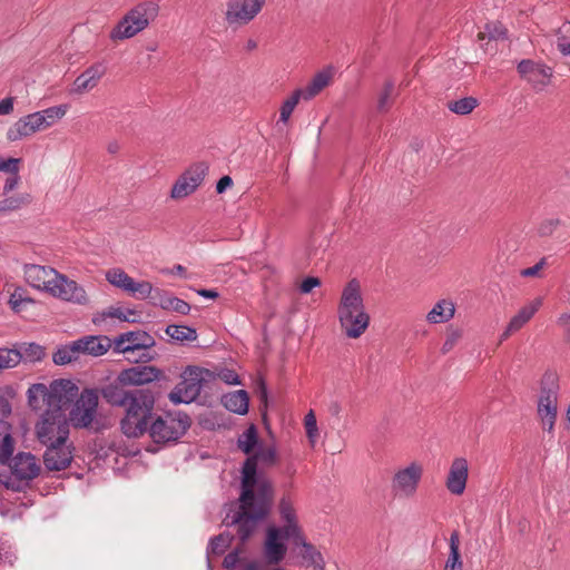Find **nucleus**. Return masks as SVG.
Instances as JSON below:
<instances>
[{
    "instance_id": "412c9836",
    "label": "nucleus",
    "mask_w": 570,
    "mask_h": 570,
    "mask_svg": "<svg viewBox=\"0 0 570 570\" xmlns=\"http://www.w3.org/2000/svg\"><path fill=\"white\" fill-rule=\"evenodd\" d=\"M26 282L33 288L49 292L58 272L49 266L27 264L23 267Z\"/></svg>"
},
{
    "instance_id": "72a5a7b5",
    "label": "nucleus",
    "mask_w": 570,
    "mask_h": 570,
    "mask_svg": "<svg viewBox=\"0 0 570 570\" xmlns=\"http://www.w3.org/2000/svg\"><path fill=\"white\" fill-rule=\"evenodd\" d=\"M249 397L246 391L239 390L224 395V406L234 413L246 414L248 412Z\"/></svg>"
},
{
    "instance_id": "4c0bfd02",
    "label": "nucleus",
    "mask_w": 570,
    "mask_h": 570,
    "mask_svg": "<svg viewBox=\"0 0 570 570\" xmlns=\"http://www.w3.org/2000/svg\"><path fill=\"white\" fill-rule=\"evenodd\" d=\"M67 105H59L36 112L38 114V117L41 120L42 126L47 129L49 127H52L60 119H62L67 114Z\"/></svg>"
},
{
    "instance_id": "8fccbe9b",
    "label": "nucleus",
    "mask_w": 570,
    "mask_h": 570,
    "mask_svg": "<svg viewBox=\"0 0 570 570\" xmlns=\"http://www.w3.org/2000/svg\"><path fill=\"white\" fill-rule=\"evenodd\" d=\"M0 444V464L8 465L13 458L14 450V441L10 435L9 430L6 431V434L1 438Z\"/></svg>"
},
{
    "instance_id": "f8f14e48",
    "label": "nucleus",
    "mask_w": 570,
    "mask_h": 570,
    "mask_svg": "<svg viewBox=\"0 0 570 570\" xmlns=\"http://www.w3.org/2000/svg\"><path fill=\"white\" fill-rule=\"evenodd\" d=\"M208 171L206 163H196L186 169L175 181L170 190L173 199H183L191 195L204 181Z\"/></svg>"
},
{
    "instance_id": "c03bdc74",
    "label": "nucleus",
    "mask_w": 570,
    "mask_h": 570,
    "mask_svg": "<svg viewBox=\"0 0 570 570\" xmlns=\"http://www.w3.org/2000/svg\"><path fill=\"white\" fill-rule=\"evenodd\" d=\"M479 106V101L474 97H464L459 100L448 102V108L456 115H469Z\"/></svg>"
},
{
    "instance_id": "a878e982",
    "label": "nucleus",
    "mask_w": 570,
    "mask_h": 570,
    "mask_svg": "<svg viewBox=\"0 0 570 570\" xmlns=\"http://www.w3.org/2000/svg\"><path fill=\"white\" fill-rule=\"evenodd\" d=\"M542 298L535 297L534 299L522 306L519 312L510 320L505 330L501 334L500 342L505 341L513 333L520 331L540 309L542 306Z\"/></svg>"
},
{
    "instance_id": "49530a36",
    "label": "nucleus",
    "mask_w": 570,
    "mask_h": 570,
    "mask_svg": "<svg viewBox=\"0 0 570 570\" xmlns=\"http://www.w3.org/2000/svg\"><path fill=\"white\" fill-rule=\"evenodd\" d=\"M507 38V29L499 21L487 23L484 27V31L479 32L478 39L480 41L488 40H499Z\"/></svg>"
},
{
    "instance_id": "58836bf2",
    "label": "nucleus",
    "mask_w": 570,
    "mask_h": 570,
    "mask_svg": "<svg viewBox=\"0 0 570 570\" xmlns=\"http://www.w3.org/2000/svg\"><path fill=\"white\" fill-rule=\"evenodd\" d=\"M16 352L20 354V362L35 363L39 362L45 357V348L36 343H22Z\"/></svg>"
},
{
    "instance_id": "cd10ccee",
    "label": "nucleus",
    "mask_w": 570,
    "mask_h": 570,
    "mask_svg": "<svg viewBox=\"0 0 570 570\" xmlns=\"http://www.w3.org/2000/svg\"><path fill=\"white\" fill-rule=\"evenodd\" d=\"M79 344L80 355L101 356L114 348V341L108 336H85L77 340Z\"/></svg>"
},
{
    "instance_id": "864d4df0",
    "label": "nucleus",
    "mask_w": 570,
    "mask_h": 570,
    "mask_svg": "<svg viewBox=\"0 0 570 570\" xmlns=\"http://www.w3.org/2000/svg\"><path fill=\"white\" fill-rule=\"evenodd\" d=\"M560 225L561 220L559 218L544 219L543 222L540 223L538 227V233L542 237L551 236Z\"/></svg>"
},
{
    "instance_id": "ea45409f",
    "label": "nucleus",
    "mask_w": 570,
    "mask_h": 570,
    "mask_svg": "<svg viewBox=\"0 0 570 570\" xmlns=\"http://www.w3.org/2000/svg\"><path fill=\"white\" fill-rule=\"evenodd\" d=\"M32 202V196L28 193L19 194L16 196L6 197L0 200V214L6 212L18 210L28 206Z\"/></svg>"
},
{
    "instance_id": "69168bd1",
    "label": "nucleus",
    "mask_w": 570,
    "mask_h": 570,
    "mask_svg": "<svg viewBox=\"0 0 570 570\" xmlns=\"http://www.w3.org/2000/svg\"><path fill=\"white\" fill-rule=\"evenodd\" d=\"M20 177L19 174H13L10 177L6 179L4 186H3V193L8 194L12 191L19 184Z\"/></svg>"
},
{
    "instance_id": "dca6fc26",
    "label": "nucleus",
    "mask_w": 570,
    "mask_h": 570,
    "mask_svg": "<svg viewBox=\"0 0 570 570\" xmlns=\"http://www.w3.org/2000/svg\"><path fill=\"white\" fill-rule=\"evenodd\" d=\"M106 279L137 299H146L153 293V285L147 281L135 282L125 271L121 268H111L106 273Z\"/></svg>"
},
{
    "instance_id": "aec40b11",
    "label": "nucleus",
    "mask_w": 570,
    "mask_h": 570,
    "mask_svg": "<svg viewBox=\"0 0 570 570\" xmlns=\"http://www.w3.org/2000/svg\"><path fill=\"white\" fill-rule=\"evenodd\" d=\"M163 372L151 365H140L125 368L119 372L117 382L124 386L145 385L161 377Z\"/></svg>"
},
{
    "instance_id": "6e6552de",
    "label": "nucleus",
    "mask_w": 570,
    "mask_h": 570,
    "mask_svg": "<svg viewBox=\"0 0 570 570\" xmlns=\"http://www.w3.org/2000/svg\"><path fill=\"white\" fill-rule=\"evenodd\" d=\"M35 431L37 440L43 445L68 441L70 426L63 407L45 410L36 423Z\"/></svg>"
},
{
    "instance_id": "13d9d810",
    "label": "nucleus",
    "mask_w": 570,
    "mask_h": 570,
    "mask_svg": "<svg viewBox=\"0 0 570 570\" xmlns=\"http://www.w3.org/2000/svg\"><path fill=\"white\" fill-rule=\"evenodd\" d=\"M217 377L219 380H222L223 382L230 384V385L240 384L237 373L229 368H224V370L219 371L217 374Z\"/></svg>"
},
{
    "instance_id": "09e8293b",
    "label": "nucleus",
    "mask_w": 570,
    "mask_h": 570,
    "mask_svg": "<svg viewBox=\"0 0 570 570\" xmlns=\"http://www.w3.org/2000/svg\"><path fill=\"white\" fill-rule=\"evenodd\" d=\"M303 99L302 92H298L297 89L293 91V94L283 102L279 109V120L286 124L294 111L295 107L298 105L299 100Z\"/></svg>"
},
{
    "instance_id": "c85d7f7f",
    "label": "nucleus",
    "mask_w": 570,
    "mask_h": 570,
    "mask_svg": "<svg viewBox=\"0 0 570 570\" xmlns=\"http://www.w3.org/2000/svg\"><path fill=\"white\" fill-rule=\"evenodd\" d=\"M153 299V304L160 306L163 309L174 311L183 315H187L190 311V305L175 296H169L165 291L159 288L154 289L149 296Z\"/></svg>"
},
{
    "instance_id": "6e6d98bb",
    "label": "nucleus",
    "mask_w": 570,
    "mask_h": 570,
    "mask_svg": "<svg viewBox=\"0 0 570 570\" xmlns=\"http://www.w3.org/2000/svg\"><path fill=\"white\" fill-rule=\"evenodd\" d=\"M155 355L153 348L137 350L136 354L127 355V360L132 363H148L155 358Z\"/></svg>"
},
{
    "instance_id": "5701e85b",
    "label": "nucleus",
    "mask_w": 570,
    "mask_h": 570,
    "mask_svg": "<svg viewBox=\"0 0 570 570\" xmlns=\"http://www.w3.org/2000/svg\"><path fill=\"white\" fill-rule=\"evenodd\" d=\"M518 71L522 78L535 88L546 87L552 77L551 68L532 60H522L518 65Z\"/></svg>"
},
{
    "instance_id": "4be33fe9",
    "label": "nucleus",
    "mask_w": 570,
    "mask_h": 570,
    "mask_svg": "<svg viewBox=\"0 0 570 570\" xmlns=\"http://www.w3.org/2000/svg\"><path fill=\"white\" fill-rule=\"evenodd\" d=\"M37 112H32L19 118L7 131L9 141H18L30 137L38 131L45 130Z\"/></svg>"
},
{
    "instance_id": "473e14b6",
    "label": "nucleus",
    "mask_w": 570,
    "mask_h": 570,
    "mask_svg": "<svg viewBox=\"0 0 570 570\" xmlns=\"http://www.w3.org/2000/svg\"><path fill=\"white\" fill-rule=\"evenodd\" d=\"M455 306L450 299L439 301L428 313L426 320L432 324L445 323L453 318Z\"/></svg>"
},
{
    "instance_id": "680f3d73",
    "label": "nucleus",
    "mask_w": 570,
    "mask_h": 570,
    "mask_svg": "<svg viewBox=\"0 0 570 570\" xmlns=\"http://www.w3.org/2000/svg\"><path fill=\"white\" fill-rule=\"evenodd\" d=\"M321 285V279L318 277L309 276L306 277L301 286L299 289L302 293L307 294L309 293L314 287H317Z\"/></svg>"
},
{
    "instance_id": "de8ad7c7",
    "label": "nucleus",
    "mask_w": 570,
    "mask_h": 570,
    "mask_svg": "<svg viewBox=\"0 0 570 570\" xmlns=\"http://www.w3.org/2000/svg\"><path fill=\"white\" fill-rule=\"evenodd\" d=\"M232 540L233 535L230 533H220L210 540L207 552L215 556H220L230 546Z\"/></svg>"
},
{
    "instance_id": "bb28decb",
    "label": "nucleus",
    "mask_w": 570,
    "mask_h": 570,
    "mask_svg": "<svg viewBox=\"0 0 570 570\" xmlns=\"http://www.w3.org/2000/svg\"><path fill=\"white\" fill-rule=\"evenodd\" d=\"M281 539H286L282 529L276 527H269L267 529L264 556L269 564L279 563L286 554L287 548Z\"/></svg>"
},
{
    "instance_id": "393cba45",
    "label": "nucleus",
    "mask_w": 570,
    "mask_h": 570,
    "mask_svg": "<svg viewBox=\"0 0 570 570\" xmlns=\"http://www.w3.org/2000/svg\"><path fill=\"white\" fill-rule=\"evenodd\" d=\"M107 67L102 61H98L85 71H82L73 81L72 92L82 95L96 88L100 79L106 75Z\"/></svg>"
},
{
    "instance_id": "ddd939ff",
    "label": "nucleus",
    "mask_w": 570,
    "mask_h": 570,
    "mask_svg": "<svg viewBox=\"0 0 570 570\" xmlns=\"http://www.w3.org/2000/svg\"><path fill=\"white\" fill-rule=\"evenodd\" d=\"M266 0H229L225 20L228 26H246L262 11Z\"/></svg>"
},
{
    "instance_id": "c756f323",
    "label": "nucleus",
    "mask_w": 570,
    "mask_h": 570,
    "mask_svg": "<svg viewBox=\"0 0 570 570\" xmlns=\"http://www.w3.org/2000/svg\"><path fill=\"white\" fill-rule=\"evenodd\" d=\"M279 513L286 524L281 528L286 539H293L302 533L301 528L297 524L295 509L287 498H282L279 502Z\"/></svg>"
},
{
    "instance_id": "20e7f679",
    "label": "nucleus",
    "mask_w": 570,
    "mask_h": 570,
    "mask_svg": "<svg viewBox=\"0 0 570 570\" xmlns=\"http://www.w3.org/2000/svg\"><path fill=\"white\" fill-rule=\"evenodd\" d=\"M78 394V386L70 380H56L49 386L32 384L27 392L28 404L33 411L63 407Z\"/></svg>"
},
{
    "instance_id": "2f4dec72",
    "label": "nucleus",
    "mask_w": 570,
    "mask_h": 570,
    "mask_svg": "<svg viewBox=\"0 0 570 570\" xmlns=\"http://www.w3.org/2000/svg\"><path fill=\"white\" fill-rule=\"evenodd\" d=\"M131 390H126L121 384H108L101 389L104 400L111 406L124 407Z\"/></svg>"
},
{
    "instance_id": "39448f33",
    "label": "nucleus",
    "mask_w": 570,
    "mask_h": 570,
    "mask_svg": "<svg viewBox=\"0 0 570 570\" xmlns=\"http://www.w3.org/2000/svg\"><path fill=\"white\" fill-rule=\"evenodd\" d=\"M159 13L157 2L142 1L129 9L110 31L112 41L126 40L144 31Z\"/></svg>"
},
{
    "instance_id": "f257e3e1",
    "label": "nucleus",
    "mask_w": 570,
    "mask_h": 570,
    "mask_svg": "<svg viewBox=\"0 0 570 570\" xmlns=\"http://www.w3.org/2000/svg\"><path fill=\"white\" fill-rule=\"evenodd\" d=\"M274 497L267 483L261 485V493L242 489L238 509L227 514L226 524L236 525L237 535L245 543L255 532L258 521L263 520L272 508Z\"/></svg>"
},
{
    "instance_id": "7ed1b4c3",
    "label": "nucleus",
    "mask_w": 570,
    "mask_h": 570,
    "mask_svg": "<svg viewBox=\"0 0 570 570\" xmlns=\"http://www.w3.org/2000/svg\"><path fill=\"white\" fill-rule=\"evenodd\" d=\"M155 395L148 389L131 390L126 401L125 416L120 421L121 432L128 438L142 436L153 420Z\"/></svg>"
},
{
    "instance_id": "423d86ee",
    "label": "nucleus",
    "mask_w": 570,
    "mask_h": 570,
    "mask_svg": "<svg viewBox=\"0 0 570 570\" xmlns=\"http://www.w3.org/2000/svg\"><path fill=\"white\" fill-rule=\"evenodd\" d=\"M73 403L68 412L69 426L77 430L98 429L99 393L95 389H83L73 397Z\"/></svg>"
},
{
    "instance_id": "e433bc0d",
    "label": "nucleus",
    "mask_w": 570,
    "mask_h": 570,
    "mask_svg": "<svg viewBox=\"0 0 570 570\" xmlns=\"http://www.w3.org/2000/svg\"><path fill=\"white\" fill-rule=\"evenodd\" d=\"M80 356L79 344L77 341L61 346L53 354L52 360L57 365H66L71 362L78 361Z\"/></svg>"
},
{
    "instance_id": "5fc2aeb1",
    "label": "nucleus",
    "mask_w": 570,
    "mask_h": 570,
    "mask_svg": "<svg viewBox=\"0 0 570 570\" xmlns=\"http://www.w3.org/2000/svg\"><path fill=\"white\" fill-rule=\"evenodd\" d=\"M461 337H462V331L461 330H450V331H448L445 341H444V343L442 345V348H441V352L443 354H446L450 351H452L454 348V346L456 345V343L461 340Z\"/></svg>"
},
{
    "instance_id": "9d476101",
    "label": "nucleus",
    "mask_w": 570,
    "mask_h": 570,
    "mask_svg": "<svg viewBox=\"0 0 570 570\" xmlns=\"http://www.w3.org/2000/svg\"><path fill=\"white\" fill-rule=\"evenodd\" d=\"M277 461L276 450L272 446L262 448L253 455H249L242 468V489H249L261 493V485L265 482L271 488V497H274V487L269 479L257 473L258 462L266 466H272Z\"/></svg>"
},
{
    "instance_id": "2eb2a0df",
    "label": "nucleus",
    "mask_w": 570,
    "mask_h": 570,
    "mask_svg": "<svg viewBox=\"0 0 570 570\" xmlns=\"http://www.w3.org/2000/svg\"><path fill=\"white\" fill-rule=\"evenodd\" d=\"M422 475V464L419 462H412L407 466L396 471L392 479V490L395 494L411 498L415 494Z\"/></svg>"
},
{
    "instance_id": "052dcab7",
    "label": "nucleus",
    "mask_w": 570,
    "mask_h": 570,
    "mask_svg": "<svg viewBox=\"0 0 570 570\" xmlns=\"http://www.w3.org/2000/svg\"><path fill=\"white\" fill-rule=\"evenodd\" d=\"M239 562V551L235 550L229 552L223 561V566L227 570H234Z\"/></svg>"
},
{
    "instance_id": "1a4fd4ad",
    "label": "nucleus",
    "mask_w": 570,
    "mask_h": 570,
    "mask_svg": "<svg viewBox=\"0 0 570 570\" xmlns=\"http://www.w3.org/2000/svg\"><path fill=\"white\" fill-rule=\"evenodd\" d=\"M558 376L556 373H544L540 382V395L538 399V416L542 429L552 433L558 415Z\"/></svg>"
},
{
    "instance_id": "4468645a",
    "label": "nucleus",
    "mask_w": 570,
    "mask_h": 570,
    "mask_svg": "<svg viewBox=\"0 0 570 570\" xmlns=\"http://www.w3.org/2000/svg\"><path fill=\"white\" fill-rule=\"evenodd\" d=\"M48 294L72 304L86 305L89 303V296L85 288L59 272L51 287H49Z\"/></svg>"
},
{
    "instance_id": "4d7b16f0",
    "label": "nucleus",
    "mask_w": 570,
    "mask_h": 570,
    "mask_svg": "<svg viewBox=\"0 0 570 570\" xmlns=\"http://www.w3.org/2000/svg\"><path fill=\"white\" fill-rule=\"evenodd\" d=\"M19 163L18 158H0V171L10 173L11 175L19 173Z\"/></svg>"
},
{
    "instance_id": "a18cd8bd",
    "label": "nucleus",
    "mask_w": 570,
    "mask_h": 570,
    "mask_svg": "<svg viewBox=\"0 0 570 570\" xmlns=\"http://www.w3.org/2000/svg\"><path fill=\"white\" fill-rule=\"evenodd\" d=\"M394 83L391 80L384 82L382 91L377 98V111L387 112L393 105Z\"/></svg>"
},
{
    "instance_id": "37998d69",
    "label": "nucleus",
    "mask_w": 570,
    "mask_h": 570,
    "mask_svg": "<svg viewBox=\"0 0 570 570\" xmlns=\"http://www.w3.org/2000/svg\"><path fill=\"white\" fill-rule=\"evenodd\" d=\"M258 442L257 429L249 425L238 438L237 445L245 453L250 454Z\"/></svg>"
},
{
    "instance_id": "774afa93",
    "label": "nucleus",
    "mask_w": 570,
    "mask_h": 570,
    "mask_svg": "<svg viewBox=\"0 0 570 570\" xmlns=\"http://www.w3.org/2000/svg\"><path fill=\"white\" fill-rule=\"evenodd\" d=\"M233 185V179L229 176H223L216 185V190L218 194L224 193L228 187Z\"/></svg>"
},
{
    "instance_id": "b1692460",
    "label": "nucleus",
    "mask_w": 570,
    "mask_h": 570,
    "mask_svg": "<svg viewBox=\"0 0 570 570\" xmlns=\"http://www.w3.org/2000/svg\"><path fill=\"white\" fill-rule=\"evenodd\" d=\"M469 476V464L464 458H455L449 470L445 481L446 489L454 495L463 494Z\"/></svg>"
},
{
    "instance_id": "a211bd4d",
    "label": "nucleus",
    "mask_w": 570,
    "mask_h": 570,
    "mask_svg": "<svg viewBox=\"0 0 570 570\" xmlns=\"http://www.w3.org/2000/svg\"><path fill=\"white\" fill-rule=\"evenodd\" d=\"M43 463L49 471H61L67 469L73 459V445L71 442L63 441L45 444Z\"/></svg>"
},
{
    "instance_id": "bf43d9fd",
    "label": "nucleus",
    "mask_w": 570,
    "mask_h": 570,
    "mask_svg": "<svg viewBox=\"0 0 570 570\" xmlns=\"http://www.w3.org/2000/svg\"><path fill=\"white\" fill-rule=\"evenodd\" d=\"M546 264H547V259H546V257H542L535 265L521 269L520 275L522 277L539 276V273L546 266Z\"/></svg>"
},
{
    "instance_id": "603ef678",
    "label": "nucleus",
    "mask_w": 570,
    "mask_h": 570,
    "mask_svg": "<svg viewBox=\"0 0 570 570\" xmlns=\"http://www.w3.org/2000/svg\"><path fill=\"white\" fill-rule=\"evenodd\" d=\"M304 425H305L306 435H307L309 442L312 444H314L318 436V429H317L316 416L313 411H309L305 415Z\"/></svg>"
},
{
    "instance_id": "f3484780",
    "label": "nucleus",
    "mask_w": 570,
    "mask_h": 570,
    "mask_svg": "<svg viewBox=\"0 0 570 570\" xmlns=\"http://www.w3.org/2000/svg\"><path fill=\"white\" fill-rule=\"evenodd\" d=\"M112 341L114 351L126 355H134L137 350L153 348L156 345L155 338L145 331L125 332Z\"/></svg>"
},
{
    "instance_id": "0eeeda50",
    "label": "nucleus",
    "mask_w": 570,
    "mask_h": 570,
    "mask_svg": "<svg viewBox=\"0 0 570 570\" xmlns=\"http://www.w3.org/2000/svg\"><path fill=\"white\" fill-rule=\"evenodd\" d=\"M214 379L215 374L209 370L189 365L184 370L181 381L174 387L168 397L174 404H188L199 396L203 385Z\"/></svg>"
},
{
    "instance_id": "a19ab883",
    "label": "nucleus",
    "mask_w": 570,
    "mask_h": 570,
    "mask_svg": "<svg viewBox=\"0 0 570 570\" xmlns=\"http://www.w3.org/2000/svg\"><path fill=\"white\" fill-rule=\"evenodd\" d=\"M135 314H136V312L132 309H124L121 307L110 306L107 309L95 314L92 322L95 324H100L108 317L118 318L122 322H129L130 321L129 316L135 315Z\"/></svg>"
},
{
    "instance_id": "f704fd0d",
    "label": "nucleus",
    "mask_w": 570,
    "mask_h": 570,
    "mask_svg": "<svg viewBox=\"0 0 570 570\" xmlns=\"http://www.w3.org/2000/svg\"><path fill=\"white\" fill-rule=\"evenodd\" d=\"M444 570H463L460 554V534L453 531L450 535V553L444 564Z\"/></svg>"
},
{
    "instance_id": "0e129e2a",
    "label": "nucleus",
    "mask_w": 570,
    "mask_h": 570,
    "mask_svg": "<svg viewBox=\"0 0 570 570\" xmlns=\"http://www.w3.org/2000/svg\"><path fill=\"white\" fill-rule=\"evenodd\" d=\"M23 302H31V299L23 298L22 294L19 291H14V293L11 294L10 299H9V303H10L12 309H14V311H18L19 306Z\"/></svg>"
},
{
    "instance_id": "f03ea898",
    "label": "nucleus",
    "mask_w": 570,
    "mask_h": 570,
    "mask_svg": "<svg viewBox=\"0 0 570 570\" xmlns=\"http://www.w3.org/2000/svg\"><path fill=\"white\" fill-rule=\"evenodd\" d=\"M337 318L342 331L350 338L360 337L370 325V315L365 309L361 285L355 278L351 279L342 291Z\"/></svg>"
},
{
    "instance_id": "e2e57ef3",
    "label": "nucleus",
    "mask_w": 570,
    "mask_h": 570,
    "mask_svg": "<svg viewBox=\"0 0 570 570\" xmlns=\"http://www.w3.org/2000/svg\"><path fill=\"white\" fill-rule=\"evenodd\" d=\"M558 324L563 328L564 340L570 342V314H562L558 318Z\"/></svg>"
},
{
    "instance_id": "3c124183",
    "label": "nucleus",
    "mask_w": 570,
    "mask_h": 570,
    "mask_svg": "<svg viewBox=\"0 0 570 570\" xmlns=\"http://www.w3.org/2000/svg\"><path fill=\"white\" fill-rule=\"evenodd\" d=\"M20 363V354L13 348H0V371L12 368Z\"/></svg>"
},
{
    "instance_id": "c9c22d12",
    "label": "nucleus",
    "mask_w": 570,
    "mask_h": 570,
    "mask_svg": "<svg viewBox=\"0 0 570 570\" xmlns=\"http://www.w3.org/2000/svg\"><path fill=\"white\" fill-rule=\"evenodd\" d=\"M293 542L295 546L303 548L302 557L307 562V566H320L321 562L325 561L322 553L313 544L308 543L303 534L293 538Z\"/></svg>"
},
{
    "instance_id": "7c9ffc66",
    "label": "nucleus",
    "mask_w": 570,
    "mask_h": 570,
    "mask_svg": "<svg viewBox=\"0 0 570 570\" xmlns=\"http://www.w3.org/2000/svg\"><path fill=\"white\" fill-rule=\"evenodd\" d=\"M332 76L331 70H322L304 88H299L297 91L302 92L304 100H311L330 85Z\"/></svg>"
},
{
    "instance_id": "79ce46f5",
    "label": "nucleus",
    "mask_w": 570,
    "mask_h": 570,
    "mask_svg": "<svg viewBox=\"0 0 570 570\" xmlns=\"http://www.w3.org/2000/svg\"><path fill=\"white\" fill-rule=\"evenodd\" d=\"M165 332L177 342H193L197 338L196 330L186 325H168Z\"/></svg>"
},
{
    "instance_id": "6ab92c4d",
    "label": "nucleus",
    "mask_w": 570,
    "mask_h": 570,
    "mask_svg": "<svg viewBox=\"0 0 570 570\" xmlns=\"http://www.w3.org/2000/svg\"><path fill=\"white\" fill-rule=\"evenodd\" d=\"M12 476L22 482L36 479L41 471L38 459L30 452L17 453L8 464Z\"/></svg>"
},
{
    "instance_id": "9b49d317",
    "label": "nucleus",
    "mask_w": 570,
    "mask_h": 570,
    "mask_svg": "<svg viewBox=\"0 0 570 570\" xmlns=\"http://www.w3.org/2000/svg\"><path fill=\"white\" fill-rule=\"evenodd\" d=\"M190 426V419L187 414H166L150 420L147 432L155 443H166L180 438Z\"/></svg>"
},
{
    "instance_id": "338daca9",
    "label": "nucleus",
    "mask_w": 570,
    "mask_h": 570,
    "mask_svg": "<svg viewBox=\"0 0 570 570\" xmlns=\"http://www.w3.org/2000/svg\"><path fill=\"white\" fill-rule=\"evenodd\" d=\"M13 97L4 98L0 101V115H10L13 111Z\"/></svg>"
}]
</instances>
